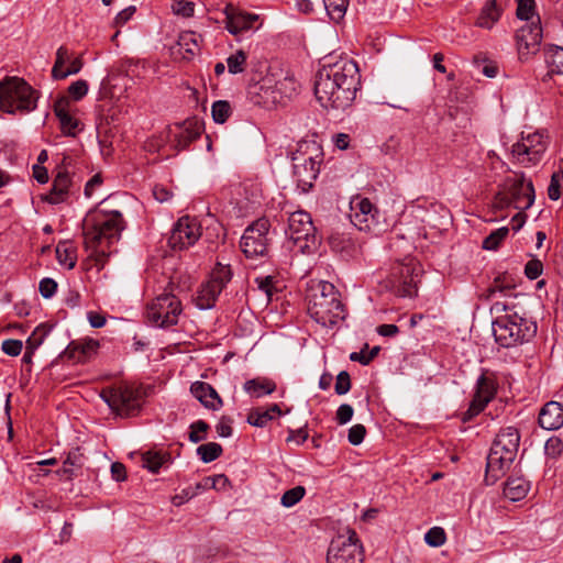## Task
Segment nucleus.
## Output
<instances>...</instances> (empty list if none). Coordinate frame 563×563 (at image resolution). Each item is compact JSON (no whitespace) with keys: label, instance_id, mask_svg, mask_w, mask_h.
<instances>
[{"label":"nucleus","instance_id":"obj_62","mask_svg":"<svg viewBox=\"0 0 563 563\" xmlns=\"http://www.w3.org/2000/svg\"><path fill=\"white\" fill-rule=\"evenodd\" d=\"M82 65L84 64H82V60L80 57H76L74 59L70 58L69 67L67 69H65V71L63 74L59 75L60 80L65 79L69 75H75V74L79 73L80 69L82 68Z\"/></svg>","mask_w":563,"mask_h":563},{"label":"nucleus","instance_id":"obj_1","mask_svg":"<svg viewBox=\"0 0 563 563\" xmlns=\"http://www.w3.org/2000/svg\"><path fill=\"white\" fill-rule=\"evenodd\" d=\"M537 302L527 294L507 295L505 300H496L490 306L495 314L492 322L496 343L501 347H515L532 340L537 334V323L528 314V306Z\"/></svg>","mask_w":563,"mask_h":563},{"label":"nucleus","instance_id":"obj_50","mask_svg":"<svg viewBox=\"0 0 563 563\" xmlns=\"http://www.w3.org/2000/svg\"><path fill=\"white\" fill-rule=\"evenodd\" d=\"M534 13V0H518L517 16L520 20H529Z\"/></svg>","mask_w":563,"mask_h":563},{"label":"nucleus","instance_id":"obj_31","mask_svg":"<svg viewBox=\"0 0 563 563\" xmlns=\"http://www.w3.org/2000/svg\"><path fill=\"white\" fill-rule=\"evenodd\" d=\"M500 16V9L496 4V0H489L477 19V25L485 29H490Z\"/></svg>","mask_w":563,"mask_h":563},{"label":"nucleus","instance_id":"obj_10","mask_svg":"<svg viewBox=\"0 0 563 563\" xmlns=\"http://www.w3.org/2000/svg\"><path fill=\"white\" fill-rule=\"evenodd\" d=\"M271 223L266 218L257 219L244 231L240 246L249 258L263 257L268 254Z\"/></svg>","mask_w":563,"mask_h":563},{"label":"nucleus","instance_id":"obj_61","mask_svg":"<svg viewBox=\"0 0 563 563\" xmlns=\"http://www.w3.org/2000/svg\"><path fill=\"white\" fill-rule=\"evenodd\" d=\"M563 183L559 180L558 175H552L550 186L548 188V195L551 200H558L560 198V187Z\"/></svg>","mask_w":563,"mask_h":563},{"label":"nucleus","instance_id":"obj_54","mask_svg":"<svg viewBox=\"0 0 563 563\" xmlns=\"http://www.w3.org/2000/svg\"><path fill=\"white\" fill-rule=\"evenodd\" d=\"M542 272L543 264L537 258L530 260L525 266V274L531 280L537 279L542 274Z\"/></svg>","mask_w":563,"mask_h":563},{"label":"nucleus","instance_id":"obj_14","mask_svg":"<svg viewBox=\"0 0 563 563\" xmlns=\"http://www.w3.org/2000/svg\"><path fill=\"white\" fill-rule=\"evenodd\" d=\"M201 236V225L188 216L181 217L174 225L168 244L173 250H185L194 245Z\"/></svg>","mask_w":563,"mask_h":563},{"label":"nucleus","instance_id":"obj_49","mask_svg":"<svg viewBox=\"0 0 563 563\" xmlns=\"http://www.w3.org/2000/svg\"><path fill=\"white\" fill-rule=\"evenodd\" d=\"M545 454L552 459H556L563 451V442L558 437L548 439L544 445Z\"/></svg>","mask_w":563,"mask_h":563},{"label":"nucleus","instance_id":"obj_41","mask_svg":"<svg viewBox=\"0 0 563 563\" xmlns=\"http://www.w3.org/2000/svg\"><path fill=\"white\" fill-rule=\"evenodd\" d=\"M247 55L244 51L240 49L227 58L228 69L230 74L236 75L244 71Z\"/></svg>","mask_w":563,"mask_h":563},{"label":"nucleus","instance_id":"obj_9","mask_svg":"<svg viewBox=\"0 0 563 563\" xmlns=\"http://www.w3.org/2000/svg\"><path fill=\"white\" fill-rule=\"evenodd\" d=\"M180 312L179 299L172 294H162L147 306L146 317L153 325L168 328L177 324Z\"/></svg>","mask_w":563,"mask_h":563},{"label":"nucleus","instance_id":"obj_6","mask_svg":"<svg viewBox=\"0 0 563 563\" xmlns=\"http://www.w3.org/2000/svg\"><path fill=\"white\" fill-rule=\"evenodd\" d=\"M37 98V91L22 78L9 77L0 82V109L8 113L33 111Z\"/></svg>","mask_w":563,"mask_h":563},{"label":"nucleus","instance_id":"obj_37","mask_svg":"<svg viewBox=\"0 0 563 563\" xmlns=\"http://www.w3.org/2000/svg\"><path fill=\"white\" fill-rule=\"evenodd\" d=\"M231 104L225 100L214 101L211 107V115L216 123H224L231 115Z\"/></svg>","mask_w":563,"mask_h":563},{"label":"nucleus","instance_id":"obj_48","mask_svg":"<svg viewBox=\"0 0 563 563\" xmlns=\"http://www.w3.org/2000/svg\"><path fill=\"white\" fill-rule=\"evenodd\" d=\"M189 440L194 443L202 441L206 437L200 433H206L209 429V424L203 420H198L190 426Z\"/></svg>","mask_w":563,"mask_h":563},{"label":"nucleus","instance_id":"obj_19","mask_svg":"<svg viewBox=\"0 0 563 563\" xmlns=\"http://www.w3.org/2000/svg\"><path fill=\"white\" fill-rule=\"evenodd\" d=\"M223 12L227 18L225 27L234 35L252 29L254 22L258 20V15L256 14L234 13V7L232 4H227Z\"/></svg>","mask_w":563,"mask_h":563},{"label":"nucleus","instance_id":"obj_20","mask_svg":"<svg viewBox=\"0 0 563 563\" xmlns=\"http://www.w3.org/2000/svg\"><path fill=\"white\" fill-rule=\"evenodd\" d=\"M190 391L206 408L217 410L222 406V400L218 393L208 383L195 382L190 386Z\"/></svg>","mask_w":563,"mask_h":563},{"label":"nucleus","instance_id":"obj_22","mask_svg":"<svg viewBox=\"0 0 563 563\" xmlns=\"http://www.w3.org/2000/svg\"><path fill=\"white\" fill-rule=\"evenodd\" d=\"M67 107V98L62 97L55 102L54 112L59 120L62 131L68 136H75L77 131L80 130V122L69 113Z\"/></svg>","mask_w":563,"mask_h":563},{"label":"nucleus","instance_id":"obj_30","mask_svg":"<svg viewBox=\"0 0 563 563\" xmlns=\"http://www.w3.org/2000/svg\"><path fill=\"white\" fill-rule=\"evenodd\" d=\"M221 291L222 289L219 288L218 284H214L209 280L205 286H202L201 290L199 291L197 306L200 309L212 308Z\"/></svg>","mask_w":563,"mask_h":563},{"label":"nucleus","instance_id":"obj_11","mask_svg":"<svg viewBox=\"0 0 563 563\" xmlns=\"http://www.w3.org/2000/svg\"><path fill=\"white\" fill-rule=\"evenodd\" d=\"M363 559L362 544L353 530H349L347 538L333 539L327 553V563H363Z\"/></svg>","mask_w":563,"mask_h":563},{"label":"nucleus","instance_id":"obj_15","mask_svg":"<svg viewBox=\"0 0 563 563\" xmlns=\"http://www.w3.org/2000/svg\"><path fill=\"white\" fill-rule=\"evenodd\" d=\"M100 397L113 410L120 413L134 411L137 405V393L128 385H119L102 389Z\"/></svg>","mask_w":563,"mask_h":563},{"label":"nucleus","instance_id":"obj_33","mask_svg":"<svg viewBox=\"0 0 563 563\" xmlns=\"http://www.w3.org/2000/svg\"><path fill=\"white\" fill-rule=\"evenodd\" d=\"M545 63L552 74H563V47L551 45L544 52Z\"/></svg>","mask_w":563,"mask_h":563},{"label":"nucleus","instance_id":"obj_29","mask_svg":"<svg viewBox=\"0 0 563 563\" xmlns=\"http://www.w3.org/2000/svg\"><path fill=\"white\" fill-rule=\"evenodd\" d=\"M98 343L92 340L86 343L71 342L68 345L66 353L68 357L75 362H84L92 352L96 351Z\"/></svg>","mask_w":563,"mask_h":563},{"label":"nucleus","instance_id":"obj_58","mask_svg":"<svg viewBox=\"0 0 563 563\" xmlns=\"http://www.w3.org/2000/svg\"><path fill=\"white\" fill-rule=\"evenodd\" d=\"M57 289V283L52 278H43L40 282L38 290L44 298H51Z\"/></svg>","mask_w":563,"mask_h":563},{"label":"nucleus","instance_id":"obj_59","mask_svg":"<svg viewBox=\"0 0 563 563\" xmlns=\"http://www.w3.org/2000/svg\"><path fill=\"white\" fill-rule=\"evenodd\" d=\"M354 410L351 405L343 404L336 410V420L339 424L347 423L353 417Z\"/></svg>","mask_w":563,"mask_h":563},{"label":"nucleus","instance_id":"obj_46","mask_svg":"<svg viewBox=\"0 0 563 563\" xmlns=\"http://www.w3.org/2000/svg\"><path fill=\"white\" fill-rule=\"evenodd\" d=\"M394 291L398 297H412L417 292V285L412 277H406L395 287Z\"/></svg>","mask_w":563,"mask_h":563},{"label":"nucleus","instance_id":"obj_2","mask_svg":"<svg viewBox=\"0 0 563 563\" xmlns=\"http://www.w3.org/2000/svg\"><path fill=\"white\" fill-rule=\"evenodd\" d=\"M361 86L357 64L341 58L332 64H323L314 80V96L324 108L344 110L355 99Z\"/></svg>","mask_w":563,"mask_h":563},{"label":"nucleus","instance_id":"obj_63","mask_svg":"<svg viewBox=\"0 0 563 563\" xmlns=\"http://www.w3.org/2000/svg\"><path fill=\"white\" fill-rule=\"evenodd\" d=\"M135 13V7L134 5H130L125 9H123L122 11H120L115 19H114V24L117 26H120V25H123L124 23H126L131 18L132 15Z\"/></svg>","mask_w":563,"mask_h":563},{"label":"nucleus","instance_id":"obj_51","mask_svg":"<svg viewBox=\"0 0 563 563\" xmlns=\"http://www.w3.org/2000/svg\"><path fill=\"white\" fill-rule=\"evenodd\" d=\"M88 92V84L86 80H82V79H79L75 82H73L69 87H68V93L69 96L78 101L80 100L81 98H84Z\"/></svg>","mask_w":563,"mask_h":563},{"label":"nucleus","instance_id":"obj_36","mask_svg":"<svg viewBox=\"0 0 563 563\" xmlns=\"http://www.w3.org/2000/svg\"><path fill=\"white\" fill-rule=\"evenodd\" d=\"M323 3L331 20L339 22L346 12L349 0H323Z\"/></svg>","mask_w":563,"mask_h":563},{"label":"nucleus","instance_id":"obj_27","mask_svg":"<svg viewBox=\"0 0 563 563\" xmlns=\"http://www.w3.org/2000/svg\"><path fill=\"white\" fill-rule=\"evenodd\" d=\"M516 283L510 275L507 273L499 274L495 277L493 284L486 290L484 297L486 300H492L498 292L503 295L504 299L507 295H518L519 292H511V289H514Z\"/></svg>","mask_w":563,"mask_h":563},{"label":"nucleus","instance_id":"obj_64","mask_svg":"<svg viewBox=\"0 0 563 563\" xmlns=\"http://www.w3.org/2000/svg\"><path fill=\"white\" fill-rule=\"evenodd\" d=\"M230 423H231V420L227 419L224 417L219 421L216 429L220 437H222V438L231 437L232 428H231Z\"/></svg>","mask_w":563,"mask_h":563},{"label":"nucleus","instance_id":"obj_40","mask_svg":"<svg viewBox=\"0 0 563 563\" xmlns=\"http://www.w3.org/2000/svg\"><path fill=\"white\" fill-rule=\"evenodd\" d=\"M271 420H273V415L266 408H254L247 416V422L260 428L265 427Z\"/></svg>","mask_w":563,"mask_h":563},{"label":"nucleus","instance_id":"obj_18","mask_svg":"<svg viewBox=\"0 0 563 563\" xmlns=\"http://www.w3.org/2000/svg\"><path fill=\"white\" fill-rule=\"evenodd\" d=\"M495 394L496 386L494 380L485 375H481L477 379L476 391L468 409L471 415L479 413L494 398Z\"/></svg>","mask_w":563,"mask_h":563},{"label":"nucleus","instance_id":"obj_34","mask_svg":"<svg viewBox=\"0 0 563 563\" xmlns=\"http://www.w3.org/2000/svg\"><path fill=\"white\" fill-rule=\"evenodd\" d=\"M177 45L185 51L184 58L190 59L198 51V35L195 32H184L179 35Z\"/></svg>","mask_w":563,"mask_h":563},{"label":"nucleus","instance_id":"obj_43","mask_svg":"<svg viewBox=\"0 0 563 563\" xmlns=\"http://www.w3.org/2000/svg\"><path fill=\"white\" fill-rule=\"evenodd\" d=\"M305 493L306 489L302 486H296L291 489H288L282 496L280 504L287 508L292 507L302 499Z\"/></svg>","mask_w":563,"mask_h":563},{"label":"nucleus","instance_id":"obj_47","mask_svg":"<svg viewBox=\"0 0 563 563\" xmlns=\"http://www.w3.org/2000/svg\"><path fill=\"white\" fill-rule=\"evenodd\" d=\"M351 210H355L358 213L369 216L371 219L374 220L375 207L367 198H357L355 200H352Z\"/></svg>","mask_w":563,"mask_h":563},{"label":"nucleus","instance_id":"obj_5","mask_svg":"<svg viewBox=\"0 0 563 563\" xmlns=\"http://www.w3.org/2000/svg\"><path fill=\"white\" fill-rule=\"evenodd\" d=\"M519 442V431L514 427L504 428L498 432L487 456V484H495L510 468L517 456Z\"/></svg>","mask_w":563,"mask_h":563},{"label":"nucleus","instance_id":"obj_25","mask_svg":"<svg viewBox=\"0 0 563 563\" xmlns=\"http://www.w3.org/2000/svg\"><path fill=\"white\" fill-rule=\"evenodd\" d=\"M172 462V456L165 451L148 450L141 453L142 466L151 473L156 474L159 470Z\"/></svg>","mask_w":563,"mask_h":563},{"label":"nucleus","instance_id":"obj_42","mask_svg":"<svg viewBox=\"0 0 563 563\" xmlns=\"http://www.w3.org/2000/svg\"><path fill=\"white\" fill-rule=\"evenodd\" d=\"M509 229L507 227H501L495 231H493L489 235L485 238L483 241V249L485 250H496L501 241L508 235Z\"/></svg>","mask_w":563,"mask_h":563},{"label":"nucleus","instance_id":"obj_35","mask_svg":"<svg viewBox=\"0 0 563 563\" xmlns=\"http://www.w3.org/2000/svg\"><path fill=\"white\" fill-rule=\"evenodd\" d=\"M222 446L216 442L201 444L197 448V454L200 456L203 463H210L217 460L222 454Z\"/></svg>","mask_w":563,"mask_h":563},{"label":"nucleus","instance_id":"obj_4","mask_svg":"<svg viewBox=\"0 0 563 563\" xmlns=\"http://www.w3.org/2000/svg\"><path fill=\"white\" fill-rule=\"evenodd\" d=\"M308 313L319 324L333 328L345 319V309L335 286L320 280L310 288L307 296Z\"/></svg>","mask_w":563,"mask_h":563},{"label":"nucleus","instance_id":"obj_8","mask_svg":"<svg viewBox=\"0 0 563 563\" xmlns=\"http://www.w3.org/2000/svg\"><path fill=\"white\" fill-rule=\"evenodd\" d=\"M286 235L301 253H310L317 246L316 228L306 211L289 214Z\"/></svg>","mask_w":563,"mask_h":563},{"label":"nucleus","instance_id":"obj_38","mask_svg":"<svg viewBox=\"0 0 563 563\" xmlns=\"http://www.w3.org/2000/svg\"><path fill=\"white\" fill-rule=\"evenodd\" d=\"M231 278L232 271L230 266L218 262L216 268L212 271L210 282L218 284L219 288L223 289Z\"/></svg>","mask_w":563,"mask_h":563},{"label":"nucleus","instance_id":"obj_53","mask_svg":"<svg viewBox=\"0 0 563 563\" xmlns=\"http://www.w3.org/2000/svg\"><path fill=\"white\" fill-rule=\"evenodd\" d=\"M334 389L338 395H345L351 389L350 374L346 371L340 372L336 376Z\"/></svg>","mask_w":563,"mask_h":563},{"label":"nucleus","instance_id":"obj_28","mask_svg":"<svg viewBox=\"0 0 563 563\" xmlns=\"http://www.w3.org/2000/svg\"><path fill=\"white\" fill-rule=\"evenodd\" d=\"M244 390L254 398L271 395L276 389V384L268 378L257 377L244 383Z\"/></svg>","mask_w":563,"mask_h":563},{"label":"nucleus","instance_id":"obj_13","mask_svg":"<svg viewBox=\"0 0 563 563\" xmlns=\"http://www.w3.org/2000/svg\"><path fill=\"white\" fill-rule=\"evenodd\" d=\"M504 190L508 195L515 209L521 211L527 210L534 201V188L532 181L526 179L523 174H516L512 177H508L505 181Z\"/></svg>","mask_w":563,"mask_h":563},{"label":"nucleus","instance_id":"obj_17","mask_svg":"<svg viewBox=\"0 0 563 563\" xmlns=\"http://www.w3.org/2000/svg\"><path fill=\"white\" fill-rule=\"evenodd\" d=\"M518 52L522 58L539 51L542 41V27L540 22L526 24L516 34Z\"/></svg>","mask_w":563,"mask_h":563},{"label":"nucleus","instance_id":"obj_57","mask_svg":"<svg viewBox=\"0 0 563 563\" xmlns=\"http://www.w3.org/2000/svg\"><path fill=\"white\" fill-rule=\"evenodd\" d=\"M1 347L7 355L18 356L22 351L23 344L20 340L9 339L2 342Z\"/></svg>","mask_w":563,"mask_h":563},{"label":"nucleus","instance_id":"obj_55","mask_svg":"<svg viewBox=\"0 0 563 563\" xmlns=\"http://www.w3.org/2000/svg\"><path fill=\"white\" fill-rule=\"evenodd\" d=\"M173 11L177 15L189 18L194 15L195 3L191 1L180 0L173 5Z\"/></svg>","mask_w":563,"mask_h":563},{"label":"nucleus","instance_id":"obj_52","mask_svg":"<svg viewBox=\"0 0 563 563\" xmlns=\"http://www.w3.org/2000/svg\"><path fill=\"white\" fill-rule=\"evenodd\" d=\"M366 435V428L361 424H354L349 429L347 440L352 445H358L363 442Z\"/></svg>","mask_w":563,"mask_h":563},{"label":"nucleus","instance_id":"obj_16","mask_svg":"<svg viewBox=\"0 0 563 563\" xmlns=\"http://www.w3.org/2000/svg\"><path fill=\"white\" fill-rule=\"evenodd\" d=\"M545 151V143L539 134H529L512 145V155L518 162L537 164Z\"/></svg>","mask_w":563,"mask_h":563},{"label":"nucleus","instance_id":"obj_21","mask_svg":"<svg viewBox=\"0 0 563 563\" xmlns=\"http://www.w3.org/2000/svg\"><path fill=\"white\" fill-rule=\"evenodd\" d=\"M539 424L545 430H556L563 426V406L556 401L544 405L539 413Z\"/></svg>","mask_w":563,"mask_h":563},{"label":"nucleus","instance_id":"obj_3","mask_svg":"<svg viewBox=\"0 0 563 563\" xmlns=\"http://www.w3.org/2000/svg\"><path fill=\"white\" fill-rule=\"evenodd\" d=\"M123 224L122 214L117 210H100L95 214H88L84 224L86 247L107 256L109 253L103 244L109 247L117 242L124 229Z\"/></svg>","mask_w":563,"mask_h":563},{"label":"nucleus","instance_id":"obj_56","mask_svg":"<svg viewBox=\"0 0 563 563\" xmlns=\"http://www.w3.org/2000/svg\"><path fill=\"white\" fill-rule=\"evenodd\" d=\"M254 283L256 284L257 288L266 295L267 300H271L272 296H273V290H274L273 277L272 276L256 277L254 279Z\"/></svg>","mask_w":563,"mask_h":563},{"label":"nucleus","instance_id":"obj_44","mask_svg":"<svg viewBox=\"0 0 563 563\" xmlns=\"http://www.w3.org/2000/svg\"><path fill=\"white\" fill-rule=\"evenodd\" d=\"M51 328L46 324H40L35 328L32 334L26 340V347L36 350L44 342L45 336L48 334Z\"/></svg>","mask_w":563,"mask_h":563},{"label":"nucleus","instance_id":"obj_26","mask_svg":"<svg viewBox=\"0 0 563 563\" xmlns=\"http://www.w3.org/2000/svg\"><path fill=\"white\" fill-rule=\"evenodd\" d=\"M85 456L79 448H76L68 452L66 459L63 462V467L57 471V474L65 476L67 479H73L78 476V471L84 466Z\"/></svg>","mask_w":563,"mask_h":563},{"label":"nucleus","instance_id":"obj_7","mask_svg":"<svg viewBox=\"0 0 563 563\" xmlns=\"http://www.w3.org/2000/svg\"><path fill=\"white\" fill-rule=\"evenodd\" d=\"M323 154L316 143L305 142L292 156L294 178L302 192L309 191L316 181Z\"/></svg>","mask_w":563,"mask_h":563},{"label":"nucleus","instance_id":"obj_60","mask_svg":"<svg viewBox=\"0 0 563 563\" xmlns=\"http://www.w3.org/2000/svg\"><path fill=\"white\" fill-rule=\"evenodd\" d=\"M350 218H351V221L353 222V224L358 227L360 230L369 229V223H371V221H373L369 216L358 213L355 210H351Z\"/></svg>","mask_w":563,"mask_h":563},{"label":"nucleus","instance_id":"obj_32","mask_svg":"<svg viewBox=\"0 0 563 563\" xmlns=\"http://www.w3.org/2000/svg\"><path fill=\"white\" fill-rule=\"evenodd\" d=\"M56 258L58 263L68 269L76 265V249L69 242H59L56 246Z\"/></svg>","mask_w":563,"mask_h":563},{"label":"nucleus","instance_id":"obj_12","mask_svg":"<svg viewBox=\"0 0 563 563\" xmlns=\"http://www.w3.org/2000/svg\"><path fill=\"white\" fill-rule=\"evenodd\" d=\"M203 122L198 118H190L181 123L168 128L167 142L177 152L188 148L190 143L196 141L203 131Z\"/></svg>","mask_w":563,"mask_h":563},{"label":"nucleus","instance_id":"obj_45","mask_svg":"<svg viewBox=\"0 0 563 563\" xmlns=\"http://www.w3.org/2000/svg\"><path fill=\"white\" fill-rule=\"evenodd\" d=\"M445 540V532L441 527H433L424 534L426 543L433 548L443 545Z\"/></svg>","mask_w":563,"mask_h":563},{"label":"nucleus","instance_id":"obj_39","mask_svg":"<svg viewBox=\"0 0 563 563\" xmlns=\"http://www.w3.org/2000/svg\"><path fill=\"white\" fill-rule=\"evenodd\" d=\"M70 62V53L65 46H60L56 52L55 64L52 68V77L60 80L59 75L65 71L64 66Z\"/></svg>","mask_w":563,"mask_h":563},{"label":"nucleus","instance_id":"obj_23","mask_svg":"<svg viewBox=\"0 0 563 563\" xmlns=\"http://www.w3.org/2000/svg\"><path fill=\"white\" fill-rule=\"evenodd\" d=\"M71 179L67 170H59L54 178L52 189L46 197L49 203L57 205L63 202L68 194Z\"/></svg>","mask_w":563,"mask_h":563},{"label":"nucleus","instance_id":"obj_24","mask_svg":"<svg viewBox=\"0 0 563 563\" xmlns=\"http://www.w3.org/2000/svg\"><path fill=\"white\" fill-rule=\"evenodd\" d=\"M529 489L530 483L522 476H510L504 484V496L511 501H518L527 496Z\"/></svg>","mask_w":563,"mask_h":563}]
</instances>
